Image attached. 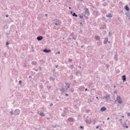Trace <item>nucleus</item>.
<instances>
[{
	"label": "nucleus",
	"instance_id": "obj_39",
	"mask_svg": "<svg viewBox=\"0 0 130 130\" xmlns=\"http://www.w3.org/2000/svg\"><path fill=\"white\" fill-rule=\"evenodd\" d=\"M70 79H73V76H70Z\"/></svg>",
	"mask_w": 130,
	"mask_h": 130
},
{
	"label": "nucleus",
	"instance_id": "obj_61",
	"mask_svg": "<svg viewBox=\"0 0 130 130\" xmlns=\"http://www.w3.org/2000/svg\"><path fill=\"white\" fill-rule=\"evenodd\" d=\"M79 68H80V69H81V67H80Z\"/></svg>",
	"mask_w": 130,
	"mask_h": 130
},
{
	"label": "nucleus",
	"instance_id": "obj_9",
	"mask_svg": "<svg viewBox=\"0 0 130 130\" xmlns=\"http://www.w3.org/2000/svg\"><path fill=\"white\" fill-rule=\"evenodd\" d=\"M44 52H46V53H49V52H51V50H48L47 49H45L43 50Z\"/></svg>",
	"mask_w": 130,
	"mask_h": 130
},
{
	"label": "nucleus",
	"instance_id": "obj_41",
	"mask_svg": "<svg viewBox=\"0 0 130 130\" xmlns=\"http://www.w3.org/2000/svg\"><path fill=\"white\" fill-rule=\"evenodd\" d=\"M109 119H110V118L108 117V118H107V120H109Z\"/></svg>",
	"mask_w": 130,
	"mask_h": 130
},
{
	"label": "nucleus",
	"instance_id": "obj_47",
	"mask_svg": "<svg viewBox=\"0 0 130 130\" xmlns=\"http://www.w3.org/2000/svg\"><path fill=\"white\" fill-rule=\"evenodd\" d=\"M41 16H42V14H41L39 15V17H41Z\"/></svg>",
	"mask_w": 130,
	"mask_h": 130
},
{
	"label": "nucleus",
	"instance_id": "obj_34",
	"mask_svg": "<svg viewBox=\"0 0 130 130\" xmlns=\"http://www.w3.org/2000/svg\"><path fill=\"white\" fill-rule=\"evenodd\" d=\"M73 39H74V40H76V38H75V37H73Z\"/></svg>",
	"mask_w": 130,
	"mask_h": 130
},
{
	"label": "nucleus",
	"instance_id": "obj_56",
	"mask_svg": "<svg viewBox=\"0 0 130 130\" xmlns=\"http://www.w3.org/2000/svg\"><path fill=\"white\" fill-rule=\"evenodd\" d=\"M71 14H73V12H71Z\"/></svg>",
	"mask_w": 130,
	"mask_h": 130
},
{
	"label": "nucleus",
	"instance_id": "obj_58",
	"mask_svg": "<svg viewBox=\"0 0 130 130\" xmlns=\"http://www.w3.org/2000/svg\"><path fill=\"white\" fill-rule=\"evenodd\" d=\"M105 28H106V25H105Z\"/></svg>",
	"mask_w": 130,
	"mask_h": 130
},
{
	"label": "nucleus",
	"instance_id": "obj_23",
	"mask_svg": "<svg viewBox=\"0 0 130 130\" xmlns=\"http://www.w3.org/2000/svg\"><path fill=\"white\" fill-rule=\"evenodd\" d=\"M78 16H79L80 19H83V18H84V16H82V15H81V14H79Z\"/></svg>",
	"mask_w": 130,
	"mask_h": 130
},
{
	"label": "nucleus",
	"instance_id": "obj_63",
	"mask_svg": "<svg viewBox=\"0 0 130 130\" xmlns=\"http://www.w3.org/2000/svg\"><path fill=\"white\" fill-rule=\"evenodd\" d=\"M49 2H50V1H49Z\"/></svg>",
	"mask_w": 130,
	"mask_h": 130
},
{
	"label": "nucleus",
	"instance_id": "obj_16",
	"mask_svg": "<svg viewBox=\"0 0 130 130\" xmlns=\"http://www.w3.org/2000/svg\"><path fill=\"white\" fill-rule=\"evenodd\" d=\"M126 16L129 18V20H130V12H128L127 13H125Z\"/></svg>",
	"mask_w": 130,
	"mask_h": 130
},
{
	"label": "nucleus",
	"instance_id": "obj_64",
	"mask_svg": "<svg viewBox=\"0 0 130 130\" xmlns=\"http://www.w3.org/2000/svg\"><path fill=\"white\" fill-rule=\"evenodd\" d=\"M52 130H54V129H52Z\"/></svg>",
	"mask_w": 130,
	"mask_h": 130
},
{
	"label": "nucleus",
	"instance_id": "obj_54",
	"mask_svg": "<svg viewBox=\"0 0 130 130\" xmlns=\"http://www.w3.org/2000/svg\"><path fill=\"white\" fill-rule=\"evenodd\" d=\"M103 123L104 124V123H105V122H104V121H103Z\"/></svg>",
	"mask_w": 130,
	"mask_h": 130
},
{
	"label": "nucleus",
	"instance_id": "obj_48",
	"mask_svg": "<svg viewBox=\"0 0 130 130\" xmlns=\"http://www.w3.org/2000/svg\"><path fill=\"white\" fill-rule=\"evenodd\" d=\"M28 78H32V76H29L28 77Z\"/></svg>",
	"mask_w": 130,
	"mask_h": 130
},
{
	"label": "nucleus",
	"instance_id": "obj_12",
	"mask_svg": "<svg viewBox=\"0 0 130 130\" xmlns=\"http://www.w3.org/2000/svg\"><path fill=\"white\" fill-rule=\"evenodd\" d=\"M106 110V107H103L101 108V111L102 112H104V111H105Z\"/></svg>",
	"mask_w": 130,
	"mask_h": 130
},
{
	"label": "nucleus",
	"instance_id": "obj_15",
	"mask_svg": "<svg viewBox=\"0 0 130 130\" xmlns=\"http://www.w3.org/2000/svg\"><path fill=\"white\" fill-rule=\"evenodd\" d=\"M124 9L125 10H126V11H129V7L128 6H127V5H126L125 7H124Z\"/></svg>",
	"mask_w": 130,
	"mask_h": 130
},
{
	"label": "nucleus",
	"instance_id": "obj_29",
	"mask_svg": "<svg viewBox=\"0 0 130 130\" xmlns=\"http://www.w3.org/2000/svg\"><path fill=\"white\" fill-rule=\"evenodd\" d=\"M115 60H117V56L116 55L115 56Z\"/></svg>",
	"mask_w": 130,
	"mask_h": 130
},
{
	"label": "nucleus",
	"instance_id": "obj_5",
	"mask_svg": "<svg viewBox=\"0 0 130 130\" xmlns=\"http://www.w3.org/2000/svg\"><path fill=\"white\" fill-rule=\"evenodd\" d=\"M85 10V15L86 16H90V12H89V8H84Z\"/></svg>",
	"mask_w": 130,
	"mask_h": 130
},
{
	"label": "nucleus",
	"instance_id": "obj_30",
	"mask_svg": "<svg viewBox=\"0 0 130 130\" xmlns=\"http://www.w3.org/2000/svg\"><path fill=\"white\" fill-rule=\"evenodd\" d=\"M106 67H107V69H109V64H106Z\"/></svg>",
	"mask_w": 130,
	"mask_h": 130
},
{
	"label": "nucleus",
	"instance_id": "obj_60",
	"mask_svg": "<svg viewBox=\"0 0 130 130\" xmlns=\"http://www.w3.org/2000/svg\"><path fill=\"white\" fill-rule=\"evenodd\" d=\"M110 33H111V32H110H110H109V34H110Z\"/></svg>",
	"mask_w": 130,
	"mask_h": 130
},
{
	"label": "nucleus",
	"instance_id": "obj_37",
	"mask_svg": "<svg viewBox=\"0 0 130 130\" xmlns=\"http://www.w3.org/2000/svg\"><path fill=\"white\" fill-rule=\"evenodd\" d=\"M78 2H83V0H78Z\"/></svg>",
	"mask_w": 130,
	"mask_h": 130
},
{
	"label": "nucleus",
	"instance_id": "obj_17",
	"mask_svg": "<svg viewBox=\"0 0 130 130\" xmlns=\"http://www.w3.org/2000/svg\"><path fill=\"white\" fill-rule=\"evenodd\" d=\"M49 80H50V81H55V78H54V77H49Z\"/></svg>",
	"mask_w": 130,
	"mask_h": 130
},
{
	"label": "nucleus",
	"instance_id": "obj_1",
	"mask_svg": "<svg viewBox=\"0 0 130 130\" xmlns=\"http://www.w3.org/2000/svg\"><path fill=\"white\" fill-rule=\"evenodd\" d=\"M53 23L56 26H60L61 25V21L59 19H55L52 20Z\"/></svg>",
	"mask_w": 130,
	"mask_h": 130
},
{
	"label": "nucleus",
	"instance_id": "obj_53",
	"mask_svg": "<svg viewBox=\"0 0 130 130\" xmlns=\"http://www.w3.org/2000/svg\"><path fill=\"white\" fill-rule=\"evenodd\" d=\"M121 117H124V116H121Z\"/></svg>",
	"mask_w": 130,
	"mask_h": 130
},
{
	"label": "nucleus",
	"instance_id": "obj_36",
	"mask_svg": "<svg viewBox=\"0 0 130 130\" xmlns=\"http://www.w3.org/2000/svg\"><path fill=\"white\" fill-rule=\"evenodd\" d=\"M57 53H58V54H59L60 53V51H58Z\"/></svg>",
	"mask_w": 130,
	"mask_h": 130
},
{
	"label": "nucleus",
	"instance_id": "obj_4",
	"mask_svg": "<svg viewBox=\"0 0 130 130\" xmlns=\"http://www.w3.org/2000/svg\"><path fill=\"white\" fill-rule=\"evenodd\" d=\"M92 15L95 18H97V17H99L101 14H100V12H99L98 10H95L93 12Z\"/></svg>",
	"mask_w": 130,
	"mask_h": 130
},
{
	"label": "nucleus",
	"instance_id": "obj_26",
	"mask_svg": "<svg viewBox=\"0 0 130 130\" xmlns=\"http://www.w3.org/2000/svg\"><path fill=\"white\" fill-rule=\"evenodd\" d=\"M80 128H81V129H84V127L83 126H80Z\"/></svg>",
	"mask_w": 130,
	"mask_h": 130
},
{
	"label": "nucleus",
	"instance_id": "obj_42",
	"mask_svg": "<svg viewBox=\"0 0 130 130\" xmlns=\"http://www.w3.org/2000/svg\"><path fill=\"white\" fill-rule=\"evenodd\" d=\"M121 120H122V119H119V121H121Z\"/></svg>",
	"mask_w": 130,
	"mask_h": 130
},
{
	"label": "nucleus",
	"instance_id": "obj_59",
	"mask_svg": "<svg viewBox=\"0 0 130 130\" xmlns=\"http://www.w3.org/2000/svg\"><path fill=\"white\" fill-rule=\"evenodd\" d=\"M62 116H64V115H62Z\"/></svg>",
	"mask_w": 130,
	"mask_h": 130
},
{
	"label": "nucleus",
	"instance_id": "obj_55",
	"mask_svg": "<svg viewBox=\"0 0 130 130\" xmlns=\"http://www.w3.org/2000/svg\"><path fill=\"white\" fill-rule=\"evenodd\" d=\"M96 99H98V96H96Z\"/></svg>",
	"mask_w": 130,
	"mask_h": 130
},
{
	"label": "nucleus",
	"instance_id": "obj_44",
	"mask_svg": "<svg viewBox=\"0 0 130 130\" xmlns=\"http://www.w3.org/2000/svg\"><path fill=\"white\" fill-rule=\"evenodd\" d=\"M6 18H8V17H9V15H6Z\"/></svg>",
	"mask_w": 130,
	"mask_h": 130
},
{
	"label": "nucleus",
	"instance_id": "obj_25",
	"mask_svg": "<svg viewBox=\"0 0 130 130\" xmlns=\"http://www.w3.org/2000/svg\"><path fill=\"white\" fill-rule=\"evenodd\" d=\"M18 83L19 84V85H21L22 84V81H19Z\"/></svg>",
	"mask_w": 130,
	"mask_h": 130
},
{
	"label": "nucleus",
	"instance_id": "obj_32",
	"mask_svg": "<svg viewBox=\"0 0 130 130\" xmlns=\"http://www.w3.org/2000/svg\"><path fill=\"white\" fill-rule=\"evenodd\" d=\"M127 116H130V113H127Z\"/></svg>",
	"mask_w": 130,
	"mask_h": 130
},
{
	"label": "nucleus",
	"instance_id": "obj_62",
	"mask_svg": "<svg viewBox=\"0 0 130 130\" xmlns=\"http://www.w3.org/2000/svg\"><path fill=\"white\" fill-rule=\"evenodd\" d=\"M71 36H73V35H71Z\"/></svg>",
	"mask_w": 130,
	"mask_h": 130
},
{
	"label": "nucleus",
	"instance_id": "obj_6",
	"mask_svg": "<svg viewBox=\"0 0 130 130\" xmlns=\"http://www.w3.org/2000/svg\"><path fill=\"white\" fill-rule=\"evenodd\" d=\"M21 112V111L19 109H16L14 111V115H19Z\"/></svg>",
	"mask_w": 130,
	"mask_h": 130
},
{
	"label": "nucleus",
	"instance_id": "obj_35",
	"mask_svg": "<svg viewBox=\"0 0 130 130\" xmlns=\"http://www.w3.org/2000/svg\"><path fill=\"white\" fill-rule=\"evenodd\" d=\"M55 67L56 68V69H57L58 68V65H56Z\"/></svg>",
	"mask_w": 130,
	"mask_h": 130
},
{
	"label": "nucleus",
	"instance_id": "obj_19",
	"mask_svg": "<svg viewBox=\"0 0 130 130\" xmlns=\"http://www.w3.org/2000/svg\"><path fill=\"white\" fill-rule=\"evenodd\" d=\"M85 122H86V123H88V124H90V123H91V121L88 120V119H86L85 120Z\"/></svg>",
	"mask_w": 130,
	"mask_h": 130
},
{
	"label": "nucleus",
	"instance_id": "obj_27",
	"mask_svg": "<svg viewBox=\"0 0 130 130\" xmlns=\"http://www.w3.org/2000/svg\"><path fill=\"white\" fill-rule=\"evenodd\" d=\"M68 61H69V62H72V59H68Z\"/></svg>",
	"mask_w": 130,
	"mask_h": 130
},
{
	"label": "nucleus",
	"instance_id": "obj_33",
	"mask_svg": "<svg viewBox=\"0 0 130 130\" xmlns=\"http://www.w3.org/2000/svg\"><path fill=\"white\" fill-rule=\"evenodd\" d=\"M50 106H53V104H52H52H50Z\"/></svg>",
	"mask_w": 130,
	"mask_h": 130
},
{
	"label": "nucleus",
	"instance_id": "obj_49",
	"mask_svg": "<svg viewBox=\"0 0 130 130\" xmlns=\"http://www.w3.org/2000/svg\"><path fill=\"white\" fill-rule=\"evenodd\" d=\"M45 16H46V17H47L48 14H45Z\"/></svg>",
	"mask_w": 130,
	"mask_h": 130
},
{
	"label": "nucleus",
	"instance_id": "obj_45",
	"mask_svg": "<svg viewBox=\"0 0 130 130\" xmlns=\"http://www.w3.org/2000/svg\"><path fill=\"white\" fill-rule=\"evenodd\" d=\"M114 93H115V94H116V93H117V92H116V91H115L114 92Z\"/></svg>",
	"mask_w": 130,
	"mask_h": 130
},
{
	"label": "nucleus",
	"instance_id": "obj_38",
	"mask_svg": "<svg viewBox=\"0 0 130 130\" xmlns=\"http://www.w3.org/2000/svg\"><path fill=\"white\" fill-rule=\"evenodd\" d=\"M6 45H9V42L6 43Z\"/></svg>",
	"mask_w": 130,
	"mask_h": 130
},
{
	"label": "nucleus",
	"instance_id": "obj_50",
	"mask_svg": "<svg viewBox=\"0 0 130 130\" xmlns=\"http://www.w3.org/2000/svg\"><path fill=\"white\" fill-rule=\"evenodd\" d=\"M126 128H128V126H126Z\"/></svg>",
	"mask_w": 130,
	"mask_h": 130
},
{
	"label": "nucleus",
	"instance_id": "obj_51",
	"mask_svg": "<svg viewBox=\"0 0 130 130\" xmlns=\"http://www.w3.org/2000/svg\"><path fill=\"white\" fill-rule=\"evenodd\" d=\"M103 6H106L105 4H103Z\"/></svg>",
	"mask_w": 130,
	"mask_h": 130
},
{
	"label": "nucleus",
	"instance_id": "obj_21",
	"mask_svg": "<svg viewBox=\"0 0 130 130\" xmlns=\"http://www.w3.org/2000/svg\"><path fill=\"white\" fill-rule=\"evenodd\" d=\"M94 38L95 39H96V40H99V39H100V37H99V36H96L94 37Z\"/></svg>",
	"mask_w": 130,
	"mask_h": 130
},
{
	"label": "nucleus",
	"instance_id": "obj_2",
	"mask_svg": "<svg viewBox=\"0 0 130 130\" xmlns=\"http://www.w3.org/2000/svg\"><path fill=\"white\" fill-rule=\"evenodd\" d=\"M65 85H66L64 87H65V88L61 87V92H67V91L68 90V89H69L70 88V84L66 82L65 83Z\"/></svg>",
	"mask_w": 130,
	"mask_h": 130
},
{
	"label": "nucleus",
	"instance_id": "obj_40",
	"mask_svg": "<svg viewBox=\"0 0 130 130\" xmlns=\"http://www.w3.org/2000/svg\"><path fill=\"white\" fill-rule=\"evenodd\" d=\"M85 91H88V88H85Z\"/></svg>",
	"mask_w": 130,
	"mask_h": 130
},
{
	"label": "nucleus",
	"instance_id": "obj_43",
	"mask_svg": "<svg viewBox=\"0 0 130 130\" xmlns=\"http://www.w3.org/2000/svg\"><path fill=\"white\" fill-rule=\"evenodd\" d=\"M96 128L97 129V128H99V126H97L96 127Z\"/></svg>",
	"mask_w": 130,
	"mask_h": 130
},
{
	"label": "nucleus",
	"instance_id": "obj_20",
	"mask_svg": "<svg viewBox=\"0 0 130 130\" xmlns=\"http://www.w3.org/2000/svg\"><path fill=\"white\" fill-rule=\"evenodd\" d=\"M31 64L33 65V66H36V64H37V62L36 61H32L31 62Z\"/></svg>",
	"mask_w": 130,
	"mask_h": 130
},
{
	"label": "nucleus",
	"instance_id": "obj_18",
	"mask_svg": "<svg viewBox=\"0 0 130 130\" xmlns=\"http://www.w3.org/2000/svg\"><path fill=\"white\" fill-rule=\"evenodd\" d=\"M39 115H40L41 116H43V117L45 116V115L44 114V113H43V112H41L39 114Z\"/></svg>",
	"mask_w": 130,
	"mask_h": 130
},
{
	"label": "nucleus",
	"instance_id": "obj_24",
	"mask_svg": "<svg viewBox=\"0 0 130 130\" xmlns=\"http://www.w3.org/2000/svg\"><path fill=\"white\" fill-rule=\"evenodd\" d=\"M59 127V125H57L52 126V127H53V128H55L56 127Z\"/></svg>",
	"mask_w": 130,
	"mask_h": 130
},
{
	"label": "nucleus",
	"instance_id": "obj_52",
	"mask_svg": "<svg viewBox=\"0 0 130 130\" xmlns=\"http://www.w3.org/2000/svg\"><path fill=\"white\" fill-rule=\"evenodd\" d=\"M116 86L115 85V86H114V88H116Z\"/></svg>",
	"mask_w": 130,
	"mask_h": 130
},
{
	"label": "nucleus",
	"instance_id": "obj_14",
	"mask_svg": "<svg viewBox=\"0 0 130 130\" xmlns=\"http://www.w3.org/2000/svg\"><path fill=\"white\" fill-rule=\"evenodd\" d=\"M108 42V38H106L104 41V44H106Z\"/></svg>",
	"mask_w": 130,
	"mask_h": 130
},
{
	"label": "nucleus",
	"instance_id": "obj_8",
	"mask_svg": "<svg viewBox=\"0 0 130 130\" xmlns=\"http://www.w3.org/2000/svg\"><path fill=\"white\" fill-rule=\"evenodd\" d=\"M68 120V121H69V122H74V121H75V119H74L72 117L69 118Z\"/></svg>",
	"mask_w": 130,
	"mask_h": 130
},
{
	"label": "nucleus",
	"instance_id": "obj_10",
	"mask_svg": "<svg viewBox=\"0 0 130 130\" xmlns=\"http://www.w3.org/2000/svg\"><path fill=\"white\" fill-rule=\"evenodd\" d=\"M104 98H105L106 100H109V99H110V95L106 94V96H104Z\"/></svg>",
	"mask_w": 130,
	"mask_h": 130
},
{
	"label": "nucleus",
	"instance_id": "obj_11",
	"mask_svg": "<svg viewBox=\"0 0 130 130\" xmlns=\"http://www.w3.org/2000/svg\"><path fill=\"white\" fill-rule=\"evenodd\" d=\"M122 80H123V82H125V81L126 80V77L125 76V75H123L122 76Z\"/></svg>",
	"mask_w": 130,
	"mask_h": 130
},
{
	"label": "nucleus",
	"instance_id": "obj_57",
	"mask_svg": "<svg viewBox=\"0 0 130 130\" xmlns=\"http://www.w3.org/2000/svg\"><path fill=\"white\" fill-rule=\"evenodd\" d=\"M69 9L71 10V7H69Z\"/></svg>",
	"mask_w": 130,
	"mask_h": 130
},
{
	"label": "nucleus",
	"instance_id": "obj_28",
	"mask_svg": "<svg viewBox=\"0 0 130 130\" xmlns=\"http://www.w3.org/2000/svg\"><path fill=\"white\" fill-rule=\"evenodd\" d=\"M10 114H11V115H13L14 114V112L10 111Z\"/></svg>",
	"mask_w": 130,
	"mask_h": 130
},
{
	"label": "nucleus",
	"instance_id": "obj_7",
	"mask_svg": "<svg viewBox=\"0 0 130 130\" xmlns=\"http://www.w3.org/2000/svg\"><path fill=\"white\" fill-rule=\"evenodd\" d=\"M37 39L38 41H41V40H42V39H43V37L40 36L37 38Z\"/></svg>",
	"mask_w": 130,
	"mask_h": 130
},
{
	"label": "nucleus",
	"instance_id": "obj_46",
	"mask_svg": "<svg viewBox=\"0 0 130 130\" xmlns=\"http://www.w3.org/2000/svg\"><path fill=\"white\" fill-rule=\"evenodd\" d=\"M35 71H36V72H38V70L35 69Z\"/></svg>",
	"mask_w": 130,
	"mask_h": 130
},
{
	"label": "nucleus",
	"instance_id": "obj_22",
	"mask_svg": "<svg viewBox=\"0 0 130 130\" xmlns=\"http://www.w3.org/2000/svg\"><path fill=\"white\" fill-rule=\"evenodd\" d=\"M72 16H73V17H78V15H77V14H76V13H73V14H72Z\"/></svg>",
	"mask_w": 130,
	"mask_h": 130
},
{
	"label": "nucleus",
	"instance_id": "obj_13",
	"mask_svg": "<svg viewBox=\"0 0 130 130\" xmlns=\"http://www.w3.org/2000/svg\"><path fill=\"white\" fill-rule=\"evenodd\" d=\"M106 17H107V18H112V14H111V13H108V14L106 15Z\"/></svg>",
	"mask_w": 130,
	"mask_h": 130
},
{
	"label": "nucleus",
	"instance_id": "obj_3",
	"mask_svg": "<svg viewBox=\"0 0 130 130\" xmlns=\"http://www.w3.org/2000/svg\"><path fill=\"white\" fill-rule=\"evenodd\" d=\"M115 102H118L119 104H121L123 102L122 101V98H121V96L117 95Z\"/></svg>",
	"mask_w": 130,
	"mask_h": 130
},
{
	"label": "nucleus",
	"instance_id": "obj_31",
	"mask_svg": "<svg viewBox=\"0 0 130 130\" xmlns=\"http://www.w3.org/2000/svg\"><path fill=\"white\" fill-rule=\"evenodd\" d=\"M65 96H66V97H68L69 96V94L66 93Z\"/></svg>",
	"mask_w": 130,
	"mask_h": 130
}]
</instances>
